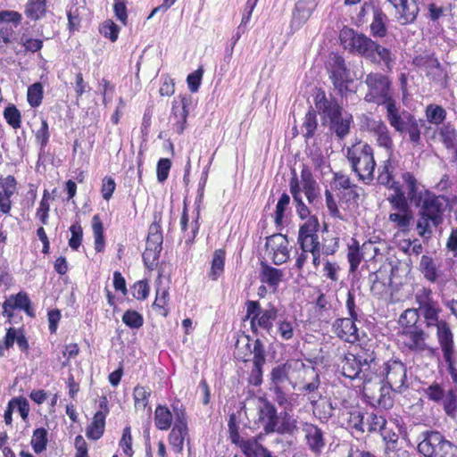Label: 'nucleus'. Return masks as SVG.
<instances>
[{
    "mask_svg": "<svg viewBox=\"0 0 457 457\" xmlns=\"http://www.w3.org/2000/svg\"><path fill=\"white\" fill-rule=\"evenodd\" d=\"M407 370L405 365L398 360H389L385 362L381 375L388 386L395 392L401 393L407 387Z\"/></svg>",
    "mask_w": 457,
    "mask_h": 457,
    "instance_id": "nucleus-11",
    "label": "nucleus"
},
{
    "mask_svg": "<svg viewBox=\"0 0 457 457\" xmlns=\"http://www.w3.org/2000/svg\"><path fill=\"white\" fill-rule=\"evenodd\" d=\"M395 8L404 22L413 21L418 14V7L414 0H387Z\"/></svg>",
    "mask_w": 457,
    "mask_h": 457,
    "instance_id": "nucleus-27",
    "label": "nucleus"
},
{
    "mask_svg": "<svg viewBox=\"0 0 457 457\" xmlns=\"http://www.w3.org/2000/svg\"><path fill=\"white\" fill-rule=\"evenodd\" d=\"M361 127L373 136L378 146L385 148L391 155L394 143L390 131L384 121L366 117L362 120Z\"/></svg>",
    "mask_w": 457,
    "mask_h": 457,
    "instance_id": "nucleus-13",
    "label": "nucleus"
},
{
    "mask_svg": "<svg viewBox=\"0 0 457 457\" xmlns=\"http://www.w3.org/2000/svg\"><path fill=\"white\" fill-rule=\"evenodd\" d=\"M302 430L309 450L315 454L320 453L326 445L323 431L312 423H304Z\"/></svg>",
    "mask_w": 457,
    "mask_h": 457,
    "instance_id": "nucleus-19",
    "label": "nucleus"
},
{
    "mask_svg": "<svg viewBox=\"0 0 457 457\" xmlns=\"http://www.w3.org/2000/svg\"><path fill=\"white\" fill-rule=\"evenodd\" d=\"M339 38L345 49L352 54H357L367 60L372 56L376 42L366 35L357 33L353 29L344 28L340 31Z\"/></svg>",
    "mask_w": 457,
    "mask_h": 457,
    "instance_id": "nucleus-9",
    "label": "nucleus"
},
{
    "mask_svg": "<svg viewBox=\"0 0 457 457\" xmlns=\"http://www.w3.org/2000/svg\"><path fill=\"white\" fill-rule=\"evenodd\" d=\"M402 179L406 187L408 201L415 206L421 204V201L430 191L420 187L418 180L411 172L403 173Z\"/></svg>",
    "mask_w": 457,
    "mask_h": 457,
    "instance_id": "nucleus-21",
    "label": "nucleus"
},
{
    "mask_svg": "<svg viewBox=\"0 0 457 457\" xmlns=\"http://www.w3.org/2000/svg\"><path fill=\"white\" fill-rule=\"evenodd\" d=\"M4 117L7 123L13 129H19L21 127V112L14 105H9L4 109Z\"/></svg>",
    "mask_w": 457,
    "mask_h": 457,
    "instance_id": "nucleus-54",
    "label": "nucleus"
},
{
    "mask_svg": "<svg viewBox=\"0 0 457 457\" xmlns=\"http://www.w3.org/2000/svg\"><path fill=\"white\" fill-rule=\"evenodd\" d=\"M365 428L369 432H380L384 439L390 436L386 431V420L383 415L378 413L371 412L368 415Z\"/></svg>",
    "mask_w": 457,
    "mask_h": 457,
    "instance_id": "nucleus-32",
    "label": "nucleus"
},
{
    "mask_svg": "<svg viewBox=\"0 0 457 457\" xmlns=\"http://www.w3.org/2000/svg\"><path fill=\"white\" fill-rule=\"evenodd\" d=\"M346 158L353 171L359 179L370 183L374 178L376 162L371 146L362 141H358L347 148Z\"/></svg>",
    "mask_w": 457,
    "mask_h": 457,
    "instance_id": "nucleus-4",
    "label": "nucleus"
},
{
    "mask_svg": "<svg viewBox=\"0 0 457 457\" xmlns=\"http://www.w3.org/2000/svg\"><path fill=\"white\" fill-rule=\"evenodd\" d=\"M440 137L445 147L452 152L453 157L457 158V132L455 129L447 124L442 127Z\"/></svg>",
    "mask_w": 457,
    "mask_h": 457,
    "instance_id": "nucleus-36",
    "label": "nucleus"
},
{
    "mask_svg": "<svg viewBox=\"0 0 457 457\" xmlns=\"http://www.w3.org/2000/svg\"><path fill=\"white\" fill-rule=\"evenodd\" d=\"M428 337V334L420 327L409 330H401L398 333V342L404 348L413 353L428 352L433 353L434 349L427 343Z\"/></svg>",
    "mask_w": 457,
    "mask_h": 457,
    "instance_id": "nucleus-12",
    "label": "nucleus"
},
{
    "mask_svg": "<svg viewBox=\"0 0 457 457\" xmlns=\"http://www.w3.org/2000/svg\"><path fill=\"white\" fill-rule=\"evenodd\" d=\"M386 108L387 120L389 124L398 132L403 133L404 128L413 118L408 112H400L395 105V103H389Z\"/></svg>",
    "mask_w": 457,
    "mask_h": 457,
    "instance_id": "nucleus-22",
    "label": "nucleus"
},
{
    "mask_svg": "<svg viewBox=\"0 0 457 457\" xmlns=\"http://www.w3.org/2000/svg\"><path fill=\"white\" fill-rule=\"evenodd\" d=\"M150 395L151 390L149 388L143 386H137L133 392L135 407L144 410L148 404Z\"/></svg>",
    "mask_w": 457,
    "mask_h": 457,
    "instance_id": "nucleus-49",
    "label": "nucleus"
},
{
    "mask_svg": "<svg viewBox=\"0 0 457 457\" xmlns=\"http://www.w3.org/2000/svg\"><path fill=\"white\" fill-rule=\"evenodd\" d=\"M371 246V244L366 243L360 246L358 241L352 239V243L348 245L347 251V260L350 264L351 272H354L358 269L361 260L363 259L364 252Z\"/></svg>",
    "mask_w": 457,
    "mask_h": 457,
    "instance_id": "nucleus-26",
    "label": "nucleus"
},
{
    "mask_svg": "<svg viewBox=\"0 0 457 457\" xmlns=\"http://www.w3.org/2000/svg\"><path fill=\"white\" fill-rule=\"evenodd\" d=\"M420 266L424 277L430 282H435L440 276L436 264L429 256L423 255Z\"/></svg>",
    "mask_w": 457,
    "mask_h": 457,
    "instance_id": "nucleus-41",
    "label": "nucleus"
},
{
    "mask_svg": "<svg viewBox=\"0 0 457 457\" xmlns=\"http://www.w3.org/2000/svg\"><path fill=\"white\" fill-rule=\"evenodd\" d=\"M240 448L246 457H267L270 453L255 438L241 440Z\"/></svg>",
    "mask_w": 457,
    "mask_h": 457,
    "instance_id": "nucleus-35",
    "label": "nucleus"
},
{
    "mask_svg": "<svg viewBox=\"0 0 457 457\" xmlns=\"http://www.w3.org/2000/svg\"><path fill=\"white\" fill-rule=\"evenodd\" d=\"M47 434V430L44 428L34 430L31 438V446L35 453H40L46 450L48 442Z\"/></svg>",
    "mask_w": 457,
    "mask_h": 457,
    "instance_id": "nucleus-44",
    "label": "nucleus"
},
{
    "mask_svg": "<svg viewBox=\"0 0 457 457\" xmlns=\"http://www.w3.org/2000/svg\"><path fill=\"white\" fill-rule=\"evenodd\" d=\"M442 403L445 412L453 415L457 410V392L452 389L445 392Z\"/></svg>",
    "mask_w": 457,
    "mask_h": 457,
    "instance_id": "nucleus-58",
    "label": "nucleus"
},
{
    "mask_svg": "<svg viewBox=\"0 0 457 457\" xmlns=\"http://www.w3.org/2000/svg\"><path fill=\"white\" fill-rule=\"evenodd\" d=\"M27 97L29 104L32 107H37L43 98V86L41 83L37 82L29 87Z\"/></svg>",
    "mask_w": 457,
    "mask_h": 457,
    "instance_id": "nucleus-53",
    "label": "nucleus"
},
{
    "mask_svg": "<svg viewBox=\"0 0 457 457\" xmlns=\"http://www.w3.org/2000/svg\"><path fill=\"white\" fill-rule=\"evenodd\" d=\"M355 320L357 319H353L352 317L337 319L332 325L334 333L345 342L350 344L358 342L360 334Z\"/></svg>",
    "mask_w": 457,
    "mask_h": 457,
    "instance_id": "nucleus-18",
    "label": "nucleus"
},
{
    "mask_svg": "<svg viewBox=\"0 0 457 457\" xmlns=\"http://www.w3.org/2000/svg\"><path fill=\"white\" fill-rule=\"evenodd\" d=\"M317 228L318 221L314 218H310L300 227L297 240L303 252L311 253L320 249Z\"/></svg>",
    "mask_w": 457,
    "mask_h": 457,
    "instance_id": "nucleus-15",
    "label": "nucleus"
},
{
    "mask_svg": "<svg viewBox=\"0 0 457 457\" xmlns=\"http://www.w3.org/2000/svg\"><path fill=\"white\" fill-rule=\"evenodd\" d=\"M314 105L324 122H329L339 138L349 134L353 117L338 104L332 96L327 97L326 93L319 89L314 96Z\"/></svg>",
    "mask_w": 457,
    "mask_h": 457,
    "instance_id": "nucleus-2",
    "label": "nucleus"
},
{
    "mask_svg": "<svg viewBox=\"0 0 457 457\" xmlns=\"http://www.w3.org/2000/svg\"><path fill=\"white\" fill-rule=\"evenodd\" d=\"M224 265L225 251L222 249L215 250L211 262V270L208 273V277L213 281L217 280L223 274Z\"/></svg>",
    "mask_w": 457,
    "mask_h": 457,
    "instance_id": "nucleus-37",
    "label": "nucleus"
},
{
    "mask_svg": "<svg viewBox=\"0 0 457 457\" xmlns=\"http://www.w3.org/2000/svg\"><path fill=\"white\" fill-rule=\"evenodd\" d=\"M169 301V292L166 287H158L156 289V296L155 300L153 303V307L160 310V314L166 317L168 315V311L165 306L167 305Z\"/></svg>",
    "mask_w": 457,
    "mask_h": 457,
    "instance_id": "nucleus-50",
    "label": "nucleus"
},
{
    "mask_svg": "<svg viewBox=\"0 0 457 457\" xmlns=\"http://www.w3.org/2000/svg\"><path fill=\"white\" fill-rule=\"evenodd\" d=\"M162 233L161 225L157 221H154L148 230L145 249H162Z\"/></svg>",
    "mask_w": 457,
    "mask_h": 457,
    "instance_id": "nucleus-38",
    "label": "nucleus"
},
{
    "mask_svg": "<svg viewBox=\"0 0 457 457\" xmlns=\"http://www.w3.org/2000/svg\"><path fill=\"white\" fill-rule=\"evenodd\" d=\"M372 9L373 19L370 23V30L374 37H384L387 33L386 15L381 11V9L370 5Z\"/></svg>",
    "mask_w": 457,
    "mask_h": 457,
    "instance_id": "nucleus-29",
    "label": "nucleus"
},
{
    "mask_svg": "<svg viewBox=\"0 0 457 457\" xmlns=\"http://www.w3.org/2000/svg\"><path fill=\"white\" fill-rule=\"evenodd\" d=\"M258 421L266 433L290 434L296 428V420L287 411L278 414L275 406L265 399H259Z\"/></svg>",
    "mask_w": 457,
    "mask_h": 457,
    "instance_id": "nucleus-3",
    "label": "nucleus"
},
{
    "mask_svg": "<svg viewBox=\"0 0 457 457\" xmlns=\"http://www.w3.org/2000/svg\"><path fill=\"white\" fill-rule=\"evenodd\" d=\"M301 183L308 202L312 204L319 196L320 187L307 166H303L301 171Z\"/></svg>",
    "mask_w": 457,
    "mask_h": 457,
    "instance_id": "nucleus-24",
    "label": "nucleus"
},
{
    "mask_svg": "<svg viewBox=\"0 0 457 457\" xmlns=\"http://www.w3.org/2000/svg\"><path fill=\"white\" fill-rule=\"evenodd\" d=\"M284 272L281 270L273 268L269 265H262L260 279L262 283L267 284L269 287L276 290L278 284L282 281Z\"/></svg>",
    "mask_w": 457,
    "mask_h": 457,
    "instance_id": "nucleus-31",
    "label": "nucleus"
},
{
    "mask_svg": "<svg viewBox=\"0 0 457 457\" xmlns=\"http://www.w3.org/2000/svg\"><path fill=\"white\" fill-rule=\"evenodd\" d=\"M388 220L390 222L395 223L402 231H405L409 228L412 220V214L411 210L406 212H394L389 214Z\"/></svg>",
    "mask_w": 457,
    "mask_h": 457,
    "instance_id": "nucleus-42",
    "label": "nucleus"
},
{
    "mask_svg": "<svg viewBox=\"0 0 457 457\" xmlns=\"http://www.w3.org/2000/svg\"><path fill=\"white\" fill-rule=\"evenodd\" d=\"M446 205V199L444 196L436 195L430 192L421 201V204L416 207H420V212L425 216L430 217V220L441 224Z\"/></svg>",
    "mask_w": 457,
    "mask_h": 457,
    "instance_id": "nucleus-16",
    "label": "nucleus"
},
{
    "mask_svg": "<svg viewBox=\"0 0 457 457\" xmlns=\"http://www.w3.org/2000/svg\"><path fill=\"white\" fill-rule=\"evenodd\" d=\"M174 407L172 410L174 411ZM174 411L171 412L165 405H158L154 411V424L160 430H168L172 424Z\"/></svg>",
    "mask_w": 457,
    "mask_h": 457,
    "instance_id": "nucleus-33",
    "label": "nucleus"
},
{
    "mask_svg": "<svg viewBox=\"0 0 457 457\" xmlns=\"http://www.w3.org/2000/svg\"><path fill=\"white\" fill-rule=\"evenodd\" d=\"M394 166L390 158L385 162V164L379 172L378 177V180L380 184L386 186L388 188L393 187L395 184H400L398 181H395L393 178Z\"/></svg>",
    "mask_w": 457,
    "mask_h": 457,
    "instance_id": "nucleus-47",
    "label": "nucleus"
},
{
    "mask_svg": "<svg viewBox=\"0 0 457 457\" xmlns=\"http://www.w3.org/2000/svg\"><path fill=\"white\" fill-rule=\"evenodd\" d=\"M188 104L189 98L187 96H179L173 100L170 118L175 120L174 129L179 134H181L186 128L187 118L188 116Z\"/></svg>",
    "mask_w": 457,
    "mask_h": 457,
    "instance_id": "nucleus-20",
    "label": "nucleus"
},
{
    "mask_svg": "<svg viewBox=\"0 0 457 457\" xmlns=\"http://www.w3.org/2000/svg\"><path fill=\"white\" fill-rule=\"evenodd\" d=\"M426 115L429 122L439 124L445 118V111L441 106L429 105L427 107Z\"/></svg>",
    "mask_w": 457,
    "mask_h": 457,
    "instance_id": "nucleus-60",
    "label": "nucleus"
},
{
    "mask_svg": "<svg viewBox=\"0 0 457 457\" xmlns=\"http://www.w3.org/2000/svg\"><path fill=\"white\" fill-rule=\"evenodd\" d=\"M369 61L376 64H383L387 71H391L395 63V54L391 49L376 43Z\"/></svg>",
    "mask_w": 457,
    "mask_h": 457,
    "instance_id": "nucleus-25",
    "label": "nucleus"
},
{
    "mask_svg": "<svg viewBox=\"0 0 457 457\" xmlns=\"http://www.w3.org/2000/svg\"><path fill=\"white\" fill-rule=\"evenodd\" d=\"M16 308L24 310L29 316L33 315L30 310V300L24 293H19L6 299L3 303V314L11 318L12 316V311Z\"/></svg>",
    "mask_w": 457,
    "mask_h": 457,
    "instance_id": "nucleus-23",
    "label": "nucleus"
},
{
    "mask_svg": "<svg viewBox=\"0 0 457 457\" xmlns=\"http://www.w3.org/2000/svg\"><path fill=\"white\" fill-rule=\"evenodd\" d=\"M404 132L409 136L410 141L418 145L420 141V128L418 121L413 117L409 124L404 128Z\"/></svg>",
    "mask_w": 457,
    "mask_h": 457,
    "instance_id": "nucleus-62",
    "label": "nucleus"
},
{
    "mask_svg": "<svg viewBox=\"0 0 457 457\" xmlns=\"http://www.w3.org/2000/svg\"><path fill=\"white\" fill-rule=\"evenodd\" d=\"M122 321L131 328H138L143 325V317L136 311H127L122 317Z\"/></svg>",
    "mask_w": 457,
    "mask_h": 457,
    "instance_id": "nucleus-61",
    "label": "nucleus"
},
{
    "mask_svg": "<svg viewBox=\"0 0 457 457\" xmlns=\"http://www.w3.org/2000/svg\"><path fill=\"white\" fill-rule=\"evenodd\" d=\"M92 230L95 238V250L101 253L104 250L105 241L104 237V227L99 215H95L92 219Z\"/></svg>",
    "mask_w": 457,
    "mask_h": 457,
    "instance_id": "nucleus-40",
    "label": "nucleus"
},
{
    "mask_svg": "<svg viewBox=\"0 0 457 457\" xmlns=\"http://www.w3.org/2000/svg\"><path fill=\"white\" fill-rule=\"evenodd\" d=\"M70 231L71 233V237L69 240V245L73 250H77L79 247V245H81V241H82V236H83L82 228L79 225V223L77 222L71 226Z\"/></svg>",
    "mask_w": 457,
    "mask_h": 457,
    "instance_id": "nucleus-63",
    "label": "nucleus"
},
{
    "mask_svg": "<svg viewBox=\"0 0 457 457\" xmlns=\"http://www.w3.org/2000/svg\"><path fill=\"white\" fill-rule=\"evenodd\" d=\"M419 440L417 449L424 457H457V445L437 430L421 432Z\"/></svg>",
    "mask_w": 457,
    "mask_h": 457,
    "instance_id": "nucleus-5",
    "label": "nucleus"
},
{
    "mask_svg": "<svg viewBox=\"0 0 457 457\" xmlns=\"http://www.w3.org/2000/svg\"><path fill=\"white\" fill-rule=\"evenodd\" d=\"M274 401L284 409V411L288 412L291 411L295 403V397L294 395H287L285 394L279 386H274Z\"/></svg>",
    "mask_w": 457,
    "mask_h": 457,
    "instance_id": "nucleus-43",
    "label": "nucleus"
},
{
    "mask_svg": "<svg viewBox=\"0 0 457 457\" xmlns=\"http://www.w3.org/2000/svg\"><path fill=\"white\" fill-rule=\"evenodd\" d=\"M291 367V362H286L283 365H279L272 369L270 379L274 386H279L281 383L288 379Z\"/></svg>",
    "mask_w": 457,
    "mask_h": 457,
    "instance_id": "nucleus-46",
    "label": "nucleus"
},
{
    "mask_svg": "<svg viewBox=\"0 0 457 457\" xmlns=\"http://www.w3.org/2000/svg\"><path fill=\"white\" fill-rule=\"evenodd\" d=\"M372 361L373 358L368 359L361 354L347 353L341 362L342 374L345 378L353 379L370 368Z\"/></svg>",
    "mask_w": 457,
    "mask_h": 457,
    "instance_id": "nucleus-14",
    "label": "nucleus"
},
{
    "mask_svg": "<svg viewBox=\"0 0 457 457\" xmlns=\"http://www.w3.org/2000/svg\"><path fill=\"white\" fill-rule=\"evenodd\" d=\"M415 301L420 306L428 328H436V339L443 358L453 382L457 383V352L454 349L453 334L449 323L442 317V307L434 297L430 288L421 287L415 293Z\"/></svg>",
    "mask_w": 457,
    "mask_h": 457,
    "instance_id": "nucleus-1",
    "label": "nucleus"
},
{
    "mask_svg": "<svg viewBox=\"0 0 457 457\" xmlns=\"http://www.w3.org/2000/svg\"><path fill=\"white\" fill-rule=\"evenodd\" d=\"M188 438V421L186 411L181 407H174V423L168 436V442L175 453H181L185 441Z\"/></svg>",
    "mask_w": 457,
    "mask_h": 457,
    "instance_id": "nucleus-10",
    "label": "nucleus"
},
{
    "mask_svg": "<svg viewBox=\"0 0 457 457\" xmlns=\"http://www.w3.org/2000/svg\"><path fill=\"white\" fill-rule=\"evenodd\" d=\"M419 312H421L420 307L418 309H407L405 310L399 318V324L402 327V330H409L411 328H417L420 326L417 325L420 315ZM422 314V312H420Z\"/></svg>",
    "mask_w": 457,
    "mask_h": 457,
    "instance_id": "nucleus-39",
    "label": "nucleus"
},
{
    "mask_svg": "<svg viewBox=\"0 0 457 457\" xmlns=\"http://www.w3.org/2000/svg\"><path fill=\"white\" fill-rule=\"evenodd\" d=\"M317 125H318V122H317L316 112L313 110H310L305 115V119H304V122H303V129H305L304 136L307 138L313 137L314 132L317 129Z\"/></svg>",
    "mask_w": 457,
    "mask_h": 457,
    "instance_id": "nucleus-59",
    "label": "nucleus"
},
{
    "mask_svg": "<svg viewBox=\"0 0 457 457\" xmlns=\"http://www.w3.org/2000/svg\"><path fill=\"white\" fill-rule=\"evenodd\" d=\"M368 87V92L364 97L369 103L388 105L394 103L390 93V82L385 75L381 73H369L365 79Z\"/></svg>",
    "mask_w": 457,
    "mask_h": 457,
    "instance_id": "nucleus-8",
    "label": "nucleus"
},
{
    "mask_svg": "<svg viewBox=\"0 0 457 457\" xmlns=\"http://www.w3.org/2000/svg\"><path fill=\"white\" fill-rule=\"evenodd\" d=\"M329 79L341 96L350 90V84L356 79V74L347 68L345 59L339 54H333L328 63Z\"/></svg>",
    "mask_w": 457,
    "mask_h": 457,
    "instance_id": "nucleus-6",
    "label": "nucleus"
},
{
    "mask_svg": "<svg viewBox=\"0 0 457 457\" xmlns=\"http://www.w3.org/2000/svg\"><path fill=\"white\" fill-rule=\"evenodd\" d=\"M246 346L249 348L250 353L253 354V366L262 367L265 363V349L263 344L257 339L253 341V348H251L249 339L247 338Z\"/></svg>",
    "mask_w": 457,
    "mask_h": 457,
    "instance_id": "nucleus-48",
    "label": "nucleus"
},
{
    "mask_svg": "<svg viewBox=\"0 0 457 457\" xmlns=\"http://www.w3.org/2000/svg\"><path fill=\"white\" fill-rule=\"evenodd\" d=\"M276 334H278L282 340H290L294 337L295 330L293 323L287 320H279L277 322V329L274 330Z\"/></svg>",
    "mask_w": 457,
    "mask_h": 457,
    "instance_id": "nucleus-52",
    "label": "nucleus"
},
{
    "mask_svg": "<svg viewBox=\"0 0 457 457\" xmlns=\"http://www.w3.org/2000/svg\"><path fill=\"white\" fill-rule=\"evenodd\" d=\"M46 11V0H29L26 8L28 17L37 20L42 17Z\"/></svg>",
    "mask_w": 457,
    "mask_h": 457,
    "instance_id": "nucleus-51",
    "label": "nucleus"
},
{
    "mask_svg": "<svg viewBox=\"0 0 457 457\" xmlns=\"http://www.w3.org/2000/svg\"><path fill=\"white\" fill-rule=\"evenodd\" d=\"M390 189H393L394 193L387 197V201L391 204L392 210L395 212H406L410 210L408 199L401 184H395Z\"/></svg>",
    "mask_w": 457,
    "mask_h": 457,
    "instance_id": "nucleus-30",
    "label": "nucleus"
},
{
    "mask_svg": "<svg viewBox=\"0 0 457 457\" xmlns=\"http://www.w3.org/2000/svg\"><path fill=\"white\" fill-rule=\"evenodd\" d=\"M425 394L429 400L442 403L445 391L439 384L433 383L425 390Z\"/></svg>",
    "mask_w": 457,
    "mask_h": 457,
    "instance_id": "nucleus-64",
    "label": "nucleus"
},
{
    "mask_svg": "<svg viewBox=\"0 0 457 457\" xmlns=\"http://www.w3.org/2000/svg\"><path fill=\"white\" fill-rule=\"evenodd\" d=\"M107 413V409H105L104 411H98L96 412L93 420L88 425L86 432V435L89 439L97 440L103 436L105 428V418Z\"/></svg>",
    "mask_w": 457,
    "mask_h": 457,
    "instance_id": "nucleus-28",
    "label": "nucleus"
},
{
    "mask_svg": "<svg viewBox=\"0 0 457 457\" xmlns=\"http://www.w3.org/2000/svg\"><path fill=\"white\" fill-rule=\"evenodd\" d=\"M278 316V310L274 306L269 309H262L257 301L246 303V319L250 320V325L253 331L258 328L265 330L270 336L274 337L273 322Z\"/></svg>",
    "mask_w": 457,
    "mask_h": 457,
    "instance_id": "nucleus-7",
    "label": "nucleus"
},
{
    "mask_svg": "<svg viewBox=\"0 0 457 457\" xmlns=\"http://www.w3.org/2000/svg\"><path fill=\"white\" fill-rule=\"evenodd\" d=\"M290 193L293 195L294 201L296 203V211L301 219H305L309 216L310 212L307 206L302 200V189L300 187L299 180L295 175L290 180Z\"/></svg>",
    "mask_w": 457,
    "mask_h": 457,
    "instance_id": "nucleus-34",
    "label": "nucleus"
},
{
    "mask_svg": "<svg viewBox=\"0 0 457 457\" xmlns=\"http://www.w3.org/2000/svg\"><path fill=\"white\" fill-rule=\"evenodd\" d=\"M266 248L273 262L277 265L286 262L289 258L288 240L281 234L268 237Z\"/></svg>",
    "mask_w": 457,
    "mask_h": 457,
    "instance_id": "nucleus-17",
    "label": "nucleus"
},
{
    "mask_svg": "<svg viewBox=\"0 0 457 457\" xmlns=\"http://www.w3.org/2000/svg\"><path fill=\"white\" fill-rule=\"evenodd\" d=\"M10 408L18 411L23 420H27L29 412V404L26 398H12L10 401Z\"/></svg>",
    "mask_w": 457,
    "mask_h": 457,
    "instance_id": "nucleus-55",
    "label": "nucleus"
},
{
    "mask_svg": "<svg viewBox=\"0 0 457 457\" xmlns=\"http://www.w3.org/2000/svg\"><path fill=\"white\" fill-rule=\"evenodd\" d=\"M35 137L37 144L40 145V150L44 151L50 137L49 126L46 120L42 119L41 127L36 131Z\"/></svg>",
    "mask_w": 457,
    "mask_h": 457,
    "instance_id": "nucleus-56",
    "label": "nucleus"
},
{
    "mask_svg": "<svg viewBox=\"0 0 457 457\" xmlns=\"http://www.w3.org/2000/svg\"><path fill=\"white\" fill-rule=\"evenodd\" d=\"M419 219L417 221V230L420 237H429L432 234L433 228L438 226L440 223L430 220V217L419 212Z\"/></svg>",
    "mask_w": 457,
    "mask_h": 457,
    "instance_id": "nucleus-45",
    "label": "nucleus"
},
{
    "mask_svg": "<svg viewBox=\"0 0 457 457\" xmlns=\"http://www.w3.org/2000/svg\"><path fill=\"white\" fill-rule=\"evenodd\" d=\"M123 453L127 457H132L134 451L132 449V436L130 427H126L123 429L121 439L119 444Z\"/></svg>",
    "mask_w": 457,
    "mask_h": 457,
    "instance_id": "nucleus-57",
    "label": "nucleus"
}]
</instances>
